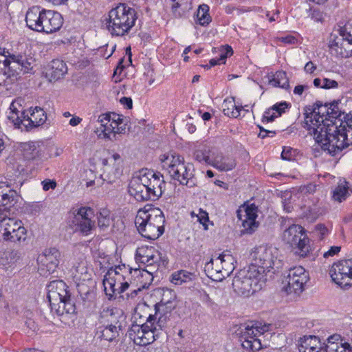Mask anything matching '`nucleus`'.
<instances>
[{
	"mask_svg": "<svg viewBox=\"0 0 352 352\" xmlns=\"http://www.w3.org/2000/svg\"><path fill=\"white\" fill-rule=\"evenodd\" d=\"M329 128L322 126L319 133L324 132V142L320 146L321 148L334 156L338 151L352 145V118L347 119L344 122L330 124Z\"/></svg>",
	"mask_w": 352,
	"mask_h": 352,
	"instance_id": "obj_1",
	"label": "nucleus"
},
{
	"mask_svg": "<svg viewBox=\"0 0 352 352\" xmlns=\"http://www.w3.org/2000/svg\"><path fill=\"white\" fill-rule=\"evenodd\" d=\"M160 160L162 168L167 171L173 179L189 188L196 186L194 166L186 162L184 157L175 152H169L161 155Z\"/></svg>",
	"mask_w": 352,
	"mask_h": 352,
	"instance_id": "obj_2",
	"label": "nucleus"
},
{
	"mask_svg": "<svg viewBox=\"0 0 352 352\" xmlns=\"http://www.w3.org/2000/svg\"><path fill=\"white\" fill-rule=\"evenodd\" d=\"M329 110L328 104H322L320 101L316 102L313 106L305 107V121L302 126L306 129L311 135H313L316 142L320 144L324 142V132L319 133L318 131L322 126L328 128L330 124H336L329 118Z\"/></svg>",
	"mask_w": 352,
	"mask_h": 352,
	"instance_id": "obj_3",
	"label": "nucleus"
},
{
	"mask_svg": "<svg viewBox=\"0 0 352 352\" xmlns=\"http://www.w3.org/2000/svg\"><path fill=\"white\" fill-rule=\"evenodd\" d=\"M165 218L158 208L148 210H140L135 219V226L140 234L150 240L158 239L164 232Z\"/></svg>",
	"mask_w": 352,
	"mask_h": 352,
	"instance_id": "obj_4",
	"label": "nucleus"
},
{
	"mask_svg": "<svg viewBox=\"0 0 352 352\" xmlns=\"http://www.w3.org/2000/svg\"><path fill=\"white\" fill-rule=\"evenodd\" d=\"M137 19L134 8L126 3H120L109 11L107 28L113 36H122L129 32Z\"/></svg>",
	"mask_w": 352,
	"mask_h": 352,
	"instance_id": "obj_5",
	"label": "nucleus"
},
{
	"mask_svg": "<svg viewBox=\"0 0 352 352\" xmlns=\"http://www.w3.org/2000/svg\"><path fill=\"white\" fill-rule=\"evenodd\" d=\"M131 272L132 268L124 264L116 265L107 271L103 279V285L109 299L129 288L128 280L130 279Z\"/></svg>",
	"mask_w": 352,
	"mask_h": 352,
	"instance_id": "obj_6",
	"label": "nucleus"
},
{
	"mask_svg": "<svg viewBox=\"0 0 352 352\" xmlns=\"http://www.w3.org/2000/svg\"><path fill=\"white\" fill-rule=\"evenodd\" d=\"M267 278L260 276L253 267L242 270L234 278L232 287L236 293L242 296H250L262 289Z\"/></svg>",
	"mask_w": 352,
	"mask_h": 352,
	"instance_id": "obj_7",
	"label": "nucleus"
},
{
	"mask_svg": "<svg viewBox=\"0 0 352 352\" xmlns=\"http://www.w3.org/2000/svg\"><path fill=\"white\" fill-rule=\"evenodd\" d=\"M270 324H241L235 331L243 349L249 351H258L263 347L261 337L270 331Z\"/></svg>",
	"mask_w": 352,
	"mask_h": 352,
	"instance_id": "obj_8",
	"label": "nucleus"
},
{
	"mask_svg": "<svg viewBox=\"0 0 352 352\" xmlns=\"http://www.w3.org/2000/svg\"><path fill=\"white\" fill-rule=\"evenodd\" d=\"M8 211L0 208V236L4 241L21 243L28 237L27 230L21 221L8 216Z\"/></svg>",
	"mask_w": 352,
	"mask_h": 352,
	"instance_id": "obj_9",
	"label": "nucleus"
},
{
	"mask_svg": "<svg viewBox=\"0 0 352 352\" xmlns=\"http://www.w3.org/2000/svg\"><path fill=\"white\" fill-rule=\"evenodd\" d=\"M283 240L301 257L307 256L311 251L309 239L300 226L293 224L286 229L283 233Z\"/></svg>",
	"mask_w": 352,
	"mask_h": 352,
	"instance_id": "obj_10",
	"label": "nucleus"
},
{
	"mask_svg": "<svg viewBox=\"0 0 352 352\" xmlns=\"http://www.w3.org/2000/svg\"><path fill=\"white\" fill-rule=\"evenodd\" d=\"M339 35L329 45L332 55L338 58H348L352 56V19L344 25H339Z\"/></svg>",
	"mask_w": 352,
	"mask_h": 352,
	"instance_id": "obj_11",
	"label": "nucleus"
},
{
	"mask_svg": "<svg viewBox=\"0 0 352 352\" xmlns=\"http://www.w3.org/2000/svg\"><path fill=\"white\" fill-rule=\"evenodd\" d=\"M177 296L175 292L170 289H163L160 302L154 306L155 314H152L158 319L160 326L166 327L172 311L177 306Z\"/></svg>",
	"mask_w": 352,
	"mask_h": 352,
	"instance_id": "obj_12",
	"label": "nucleus"
},
{
	"mask_svg": "<svg viewBox=\"0 0 352 352\" xmlns=\"http://www.w3.org/2000/svg\"><path fill=\"white\" fill-rule=\"evenodd\" d=\"M274 251L272 248L265 245L255 248L251 253L252 261L250 267H253L256 272H259L260 276L264 275L266 278L267 272H270L276 261Z\"/></svg>",
	"mask_w": 352,
	"mask_h": 352,
	"instance_id": "obj_13",
	"label": "nucleus"
},
{
	"mask_svg": "<svg viewBox=\"0 0 352 352\" xmlns=\"http://www.w3.org/2000/svg\"><path fill=\"white\" fill-rule=\"evenodd\" d=\"M137 262L146 265L144 272L153 280V274L156 272L161 261V254L153 246H142L136 250Z\"/></svg>",
	"mask_w": 352,
	"mask_h": 352,
	"instance_id": "obj_14",
	"label": "nucleus"
},
{
	"mask_svg": "<svg viewBox=\"0 0 352 352\" xmlns=\"http://www.w3.org/2000/svg\"><path fill=\"white\" fill-rule=\"evenodd\" d=\"M72 225L74 231L82 236L91 234L95 228V221L91 220L94 216V210L89 207H81L75 210Z\"/></svg>",
	"mask_w": 352,
	"mask_h": 352,
	"instance_id": "obj_15",
	"label": "nucleus"
},
{
	"mask_svg": "<svg viewBox=\"0 0 352 352\" xmlns=\"http://www.w3.org/2000/svg\"><path fill=\"white\" fill-rule=\"evenodd\" d=\"M308 280V275L305 270L301 267H295L290 269L285 282L287 283L285 287V290L287 293H294L299 295L304 290V285Z\"/></svg>",
	"mask_w": 352,
	"mask_h": 352,
	"instance_id": "obj_16",
	"label": "nucleus"
},
{
	"mask_svg": "<svg viewBox=\"0 0 352 352\" xmlns=\"http://www.w3.org/2000/svg\"><path fill=\"white\" fill-rule=\"evenodd\" d=\"M140 176L151 192L153 199L157 200L162 196L165 188L163 176L152 170H142Z\"/></svg>",
	"mask_w": 352,
	"mask_h": 352,
	"instance_id": "obj_17",
	"label": "nucleus"
},
{
	"mask_svg": "<svg viewBox=\"0 0 352 352\" xmlns=\"http://www.w3.org/2000/svg\"><path fill=\"white\" fill-rule=\"evenodd\" d=\"M61 254L55 248L45 249L38 255L37 261L41 271L45 270L48 274L53 273L58 267Z\"/></svg>",
	"mask_w": 352,
	"mask_h": 352,
	"instance_id": "obj_18",
	"label": "nucleus"
},
{
	"mask_svg": "<svg viewBox=\"0 0 352 352\" xmlns=\"http://www.w3.org/2000/svg\"><path fill=\"white\" fill-rule=\"evenodd\" d=\"M98 320L102 325L117 326V327L122 328L125 316L123 311L118 307H102Z\"/></svg>",
	"mask_w": 352,
	"mask_h": 352,
	"instance_id": "obj_19",
	"label": "nucleus"
},
{
	"mask_svg": "<svg viewBox=\"0 0 352 352\" xmlns=\"http://www.w3.org/2000/svg\"><path fill=\"white\" fill-rule=\"evenodd\" d=\"M98 122L100 126L96 129L95 133L99 138L109 139L111 141L117 140L116 126L111 122V113L100 115Z\"/></svg>",
	"mask_w": 352,
	"mask_h": 352,
	"instance_id": "obj_20",
	"label": "nucleus"
},
{
	"mask_svg": "<svg viewBox=\"0 0 352 352\" xmlns=\"http://www.w3.org/2000/svg\"><path fill=\"white\" fill-rule=\"evenodd\" d=\"M43 23L40 32L51 34L58 30L63 23L61 14L57 12L44 9Z\"/></svg>",
	"mask_w": 352,
	"mask_h": 352,
	"instance_id": "obj_21",
	"label": "nucleus"
},
{
	"mask_svg": "<svg viewBox=\"0 0 352 352\" xmlns=\"http://www.w3.org/2000/svg\"><path fill=\"white\" fill-rule=\"evenodd\" d=\"M128 191L130 195L138 201H154L151 192L146 188L144 183H143L140 176L134 177L131 180Z\"/></svg>",
	"mask_w": 352,
	"mask_h": 352,
	"instance_id": "obj_22",
	"label": "nucleus"
},
{
	"mask_svg": "<svg viewBox=\"0 0 352 352\" xmlns=\"http://www.w3.org/2000/svg\"><path fill=\"white\" fill-rule=\"evenodd\" d=\"M29 113H25V111L22 112L23 115V125L26 130H30L32 128L38 127L43 125L47 119V116L44 110L39 107H36L34 109L30 110Z\"/></svg>",
	"mask_w": 352,
	"mask_h": 352,
	"instance_id": "obj_23",
	"label": "nucleus"
},
{
	"mask_svg": "<svg viewBox=\"0 0 352 352\" xmlns=\"http://www.w3.org/2000/svg\"><path fill=\"white\" fill-rule=\"evenodd\" d=\"M257 207L254 204L247 206L245 209V219L242 221V234H252L258 228L259 223L256 221L257 218Z\"/></svg>",
	"mask_w": 352,
	"mask_h": 352,
	"instance_id": "obj_24",
	"label": "nucleus"
},
{
	"mask_svg": "<svg viewBox=\"0 0 352 352\" xmlns=\"http://www.w3.org/2000/svg\"><path fill=\"white\" fill-rule=\"evenodd\" d=\"M43 12L44 8L37 6H32L28 9L25 14V21L27 26L30 29L41 32V28H42L43 23Z\"/></svg>",
	"mask_w": 352,
	"mask_h": 352,
	"instance_id": "obj_25",
	"label": "nucleus"
},
{
	"mask_svg": "<svg viewBox=\"0 0 352 352\" xmlns=\"http://www.w3.org/2000/svg\"><path fill=\"white\" fill-rule=\"evenodd\" d=\"M67 67L66 63L59 59H54L47 65L45 71V77L49 81H57L67 74Z\"/></svg>",
	"mask_w": 352,
	"mask_h": 352,
	"instance_id": "obj_26",
	"label": "nucleus"
},
{
	"mask_svg": "<svg viewBox=\"0 0 352 352\" xmlns=\"http://www.w3.org/2000/svg\"><path fill=\"white\" fill-rule=\"evenodd\" d=\"M47 298L49 300L58 302L60 299H66L69 294L67 290V285L61 280H55L47 285Z\"/></svg>",
	"mask_w": 352,
	"mask_h": 352,
	"instance_id": "obj_27",
	"label": "nucleus"
},
{
	"mask_svg": "<svg viewBox=\"0 0 352 352\" xmlns=\"http://www.w3.org/2000/svg\"><path fill=\"white\" fill-rule=\"evenodd\" d=\"M299 352H326L320 340L315 336H305L300 339Z\"/></svg>",
	"mask_w": 352,
	"mask_h": 352,
	"instance_id": "obj_28",
	"label": "nucleus"
},
{
	"mask_svg": "<svg viewBox=\"0 0 352 352\" xmlns=\"http://www.w3.org/2000/svg\"><path fill=\"white\" fill-rule=\"evenodd\" d=\"M153 320H157L152 314H149L145 323L142 324H133L128 331L129 337L133 342L140 346H143V342H140L144 337L145 329H148V324Z\"/></svg>",
	"mask_w": 352,
	"mask_h": 352,
	"instance_id": "obj_29",
	"label": "nucleus"
},
{
	"mask_svg": "<svg viewBox=\"0 0 352 352\" xmlns=\"http://www.w3.org/2000/svg\"><path fill=\"white\" fill-rule=\"evenodd\" d=\"M221 254L215 258L212 257L204 266V271L207 276L214 280H223V274L221 269Z\"/></svg>",
	"mask_w": 352,
	"mask_h": 352,
	"instance_id": "obj_30",
	"label": "nucleus"
},
{
	"mask_svg": "<svg viewBox=\"0 0 352 352\" xmlns=\"http://www.w3.org/2000/svg\"><path fill=\"white\" fill-rule=\"evenodd\" d=\"M212 166L221 171H228L232 170L236 166L235 160L229 156H223L217 151L215 155H213Z\"/></svg>",
	"mask_w": 352,
	"mask_h": 352,
	"instance_id": "obj_31",
	"label": "nucleus"
},
{
	"mask_svg": "<svg viewBox=\"0 0 352 352\" xmlns=\"http://www.w3.org/2000/svg\"><path fill=\"white\" fill-rule=\"evenodd\" d=\"M148 326V329H145L144 338H142V340L140 341V342H143V346L153 343L156 338L159 337L160 331L166 327L160 326L158 319L151 320Z\"/></svg>",
	"mask_w": 352,
	"mask_h": 352,
	"instance_id": "obj_32",
	"label": "nucleus"
},
{
	"mask_svg": "<svg viewBox=\"0 0 352 352\" xmlns=\"http://www.w3.org/2000/svg\"><path fill=\"white\" fill-rule=\"evenodd\" d=\"M3 52L4 51L2 49L1 53L0 54V58L1 59L3 67L4 69L7 71L10 77L14 76L15 73H17L18 69L21 70L19 63H18L16 58H14V56H16V55L12 54L8 56L5 55Z\"/></svg>",
	"mask_w": 352,
	"mask_h": 352,
	"instance_id": "obj_33",
	"label": "nucleus"
},
{
	"mask_svg": "<svg viewBox=\"0 0 352 352\" xmlns=\"http://www.w3.org/2000/svg\"><path fill=\"white\" fill-rule=\"evenodd\" d=\"M349 270H352V260H342L338 263H335L330 270V276L333 280L338 276H341L342 274Z\"/></svg>",
	"mask_w": 352,
	"mask_h": 352,
	"instance_id": "obj_34",
	"label": "nucleus"
},
{
	"mask_svg": "<svg viewBox=\"0 0 352 352\" xmlns=\"http://www.w3.org/2000/svg\"><path fill=\"white\" fill-rule=\"evenodd\" d=\"M196 274L186 270H179L171 275L170 281L175 285H180L193 281L196 278Z\"/></svg>",
	"mask_w": 352,
	"mask_h": 352,
	"instance_id": "obj_35",
	"label": "nucleus"
},
{
	"mask_svg": "<svg viewBox=\"0 0 352 352\" xmlns=\"http://www.w3.org/2000/svg\"><path fill=\"white\" fill-rule=\"evenodd\" d=\"M215 149H210L209 147L204 146L202 148L195 151L194 158L199 162H204L212 166L213 155H215Z\"/></svg>",
	"mask_w": 352,
	"mask_h": 352,
	"instance_id": "obj_36",
	"label": "nucleus"
},
{
	"mask_svg": "<svg viewBox=\"0 0 352 352\" xmlns=\"http://www.w3.org/2000/svg\"><path fill=\"white\" fill-rule=\"evenodd\" d=\"M101 330L98 331L99 338L107 341H112L119 336V331L122 329L117 326L102 325Z\"/></svg>",
	"mask_w": 352,
	"mask_h": 352,
	"instance_id": "obj_37",
	"label": "nucleus"
},
{
	"mask_svg": "<svg viewBox=\"0 0 352 352\" xmlns=\"http://www.w3.org/2000/svg\"><path fill=\"white\" fill-rule=\"evenodd\" d=\"M221 261L222 264L221 269L222 270L223 279L228 277L234 270V258L231 254L223 252L221 254Z\"/></svg>",
	"mask_w": 352,
	"mask_h": 352,
	"instance_id": "obj_38",
	"label": "nucleus"
},
{
	"mask_svg": "<svg viewBox=\"0 0 352 352\" xmlns=\"http://www.w3.org/2000/svg\"><path fill=\"white\" fill-rule=\"evenodd\" d=\"M20 147L24 157L29 160L34 159L38 153L36 145L33 142L21 143Z\"/></svg>",
	"mask_w": 352,
	"mask_h": 352,
	"instance_id": "obj_39",
	"label": "nucleus"
},
{
	"mask_svg": "<svg viewBox=\"0 0 352 352\" xmlns=\"http://www.w3.org/2000/svg\"><path fill=\"white\" fill-rule=\"evenodd\" d=\"M270 83L274 87H279L284 89H287L289 86V80L287 74L283 71H278L275 73Z\"/></svg>",
	"mask_w": 352,
	"mask_h": 352,
	"instance_id": "obj_40",
	"label": "nucleus"
},
{
	"mask_svg": "<svg viewBox=\"0 0 352 352\" xmlns=\"http://www.w3.org/2000/svg\"><path fill=\"white\" fill-rule=\"evenodd\" d=\"M172 10L175 17H181L189 9L190 0H173Z\"/></svg>",
	"mask_w": 352,
	"mask_h": 352,
	"instance_id": "obj_41",
	"label": "nucleus"
},
{
	"mask_svg": "<svg viewBox=\"0 0 352 352\" xmlns=\"http://www.w3.org/2000/svg\"><path fill=\"white\" fill-rule=\"evenodd\" d=\"M223 111L226 116L235 118L240 116V111L242 107L236 106L233 101L225 100L223 103Z\"/></svg>",
	"mask_w": 352,
	"mask_h": 352,
	"instance_id": "obj_42",
	"label": "nucleus"
},
{
	"mask_svg": "<svg viewBox=\"0 0 352 352\" xmlns=\"http://www.w3.org/2000/svg\"><path fill=\"white\" fill-rule=\"evenodd\" d=\"M208 11L209 7L206 4H203L199 7L197 12V21L203 26L208 25L211 21V17L208 14Z\"/></svg>",
	"mask_w": 352,
	"mask_h": 352,
	"instance_id": "obj_43",
	"label": "nucleus"
},
{
	"mask_svg": "<svg viewBox=\"0 0 352 352\" xmlns=\"http://www.w3.org/2000/svg\"><path fill=\"white\" fill-rule=\"evenodd\" d=\"M121 175V170L118 167H116L114 170H113L111 167H107L103 173L101 175V177L104 181H106L107 183L113 184L114 183L117 179Z\"/></svg>",
	"mask_w": 352,
	"mask_h": 352,
	"instance_id": "obj_44",
	"label": "nucleus"
},
{
	"mask_svg": "<svg viewBox=\"0 0 352 352\" xmlns=\"http://www.w3.org/2000/svg\"><path fill=\"white\" fill-rule=\"evenodd\" d=\"M14 58H16L18 63H19L21 71L23 70L25 72L32 69L35 61L33 57L25 54H17L16 56H14Z\"/></svg>",
	"mask_w": 352,
	"mask_h": 352,
	"instance_id": "obj_45",
	"label": "nucleus"
},
{
	"mask_svg": "<svg viewBox=\"0 0 352 352\" xmlns=\"http://www.w3.org/2000/svg\"><path fill=\"white\" fill-rule=\"evenodd\" d=\"M348 193V187L346 186V182L340 183L333 193V197L335 200L339 202L345 200Z\"/></svg>",
	"mask_w": 352,
	"mask_h": 352,
	"instance_id": "obj_46",
	"label": "nucleus"
},
{
	"mask_svg": "<svg viewBox=\"0 0 352 352\" xmlns=\"http://www.w3.org/2000/svg\"><path fill=\"white\" fill-rule=\"evenodd\" d=\"M333 281L342 288L351 286L352 285V270L344 272L341 276H338Z\"/></svg>",
	"mask_w": 352,
	"mask_h": 352,
	"instance_id": "obj_47",
	"label": "nucleus"
},
{
	"mask_svg": "<svg viewBox=\"0 0 352 352\" xmlns=\"http://www.w3.org/2000/svg\"><path fill=\"white\" fill-rule=\"evenodd\" d=\"M325 351L326 352H352V346L347 342L325 344Z\"/></svg>",
	"mask_w": 352,
	"mask_h": 352,
	"instance_id": "obj_48",
	"label": "nucleus"
},
{
	"mask_svg": "<svg viewBox=\"0 0 352 352\" xmlns=\"http://www.w3.org/2000/svg\"><path fill=\"white\" fill-rule=\"evenodd\" d=\"M109 213V212L107 210L104 209L100 211L97 216L98 227L102 230L107 229L111 223V219Z\"/></svg>",
	"mask_w": 352,
	"mask_h": 352,
	"instance_id": "obj_49",
	"label": "nucleus"
},
{
	"mask_svg": "<svg viewBox=\"0 0 352 352\" xmlns=\"http://www.w3.org/2000/svg\"><path fill=\"white\" fill-rule=\"evenodd\" d=\"M328 109L329 110V118L333 120V122L338 124L341 122V111L339 110L338 102L328 104Z\"/></svg>",
	"mask_w": 352,
	"mask_h": 352,
	"instance_id": "obj_50",
	"label": "nucleus"
},
{
	"mask_svg": "<svg viewBox=\"0 0 352 352\" xmlns=\"http://www.w3.org/2000/svg\"><path fill=\"white\" fill-rule=\"evenodd\" d=\"M16 192H9L6 195H0V206L10 208L16 202Z\"/></svg>",
	"mask_w": 352,
	"mask_h": 352,
	"instance_id": "obj_51",
	"label": "nucleus"
},
{
	"mask_svg": "<svg viewBox=\"0 0 352 352\" xmlns=\"http://www.w3.org/2000/svg\"><path fill=\"white\" fill-rule=\"evenodd\" d=\"M190 215L192 218L195 217L196 221L203 225L204 230H208L207 222L209 221L208 214L202 210L199 209V213L196 214L194 211L190 212Z\"/></svg>",
	"mask_w": 352,
	"mask_h": 352,
	"instance_id": "obj_52",
	"label": "nucleus"
},
{
	"mask_svg": "<svg viewBox=\"0 0 352 352\" xmlns=\"http://www.w3.org/2000/svg\"><path fill=\"white\" fill-rule=\"evenodd\" d=\"M64 299L58 300V302L49 300L52 311L56 313L58 316L65 315V305Z\"/></svg>",
	"mask_w": 352,
	"mask_h": 352,
	"instance_id": "obj_53",
	"label": "nucleus"
},
{
	"mask_svg": "<svg viewBox=\"0 0 352 352\" xmlns=\"http://www.w3.org/2000/svg\"><path fill=\"white\" fill-rule=\"evenodd\" d=\"M8 120L14 124L18 128H20L21 125H23V115L19 116V111H10L8 116Z\"/></svg>",
	"mask_w": 352,
	"mask_h": 352,
	"instance_id": "obj_54",
	"label": "nucleus"
},
{
	"mask_svg": "<svg viewBox=\"0 0 352 352\" xmlns=\"http://www.w3.org/2000/svg\"><path fill=\"white\" fill-rule=\"evenodd\" d=\"M65 305V315H72L76 314V306L74 301L71 299L70 296H68L66 299H64Z\"/></svg>",
	"mask_w": 352,
	"mask_h": 352,
	"instance_id": "obj_55",
	"label": "nucleus"
},
{
	"mask_svg": "<svg viewBox=\"0 0 352 352\" xmlns=\"http://www.w3.org/2000/svg\"><path fill=\"white\" fill-rule=\"evenodd\" d=\"M251 10L250 8H236L233 6H227L226 8V12L228 14H233L234 16H239L243 13L250 12Z\"/></svg>",
	"mask_w": 352,
	"mask_h": 352,
	"instance_id": "obj_56",
	"label": "nucleus"
},
{
	"mask_svg": "<svg viewBox=\"0 0 352 352\" xmlns=\"http://www.w3.org/2000/svg\"><path fill=\"white\" fill-rule=\"evenodd\" d=\"M315 232L320 240H322L328 234V229L323 224H318L315 227Z\"/></svg>",
	"mask_w": 352,
	"mask_h": 352,
	"instance_id": "obj_57",
	"label": "nucleus"
},
{
	"mask_svg": "<svg viewBox=\"0 0 352 352\" xmlns=\"http://www.w3.org/2000/svg\"><path fill=\"white\" fill-rule=\"evenodd\" d=\"M309 16L316 22H322L324 19L323 12L317 9L310 10Z\"/></svg>",
	"mask_w": 352,
	"mask_h": 352,
	"instance_id": "obj_58",
	"label": "nucleus"
},
{
	"mask_svg": "<svg viewBox=\"0 0 352 352\" xmlns=\"http://www.w3.org/2000/svg\"><path fill=\"white\" fill-rule=\"evenodd\" d=\"M294 151L291 147L284 146L281 153V157L283 160L290 161L294 157Z\"/></svg>",
	"mask_w": 352,
	"mask_h": 352,
	"instance_id": "obj_59",
	"label": "nucleus"
},
{
	"mask_svg": "<svg viewBox=\"0 0 352 352\" xmlns=\"http://www.w3.org/2000/svg\"><path fill=\"white\" fill-rule=\"evenodd\" d=\"M288 104L286 102H280L279 104H276L272 107V110H274L276 113V116H280L283 113L285 112V109H287Z\"/></svg>",
	"mask_w": 352,
	"mask_h": 352,
	"instance_id": "obj_60",
	"label": "nucleus"
},
{
	"mask_svg": "<svg viewBox=\"0 0 352 352\" xmlns=\"http://www.w3.org/2000/svg\"><path fill=\"white\" fill-rule=\"evenodd\" d=\"M278 116H276L274 110H272V107H271L265 111L263 120H265L267 122H272Z\"/></svg>",
	"mask_w": 352,
	"mask_h": 352,
	"instance_id": "obj_61",
	"label": "nucleus"
},
{
	"mask_svg": "<svg viewBox=\"0 0 352 352\" xmlns=\"http://www.w3.org/2000/svg\"><path fill=\"white\" fill-rule=\"evenodd\" d=\"M338 82L334 80H331V79H329V78H324L322 80V88L323 89H331V88H336L338 87Z\"/></svg>",
	"mask_w": 352,
	"mask_h": 352,
	"instance_id": "obj_62",
	"label": "nucleus"
},
{
	"mask_svg": "<svg viewBox=\"0 0 352 352\" xmlns=\"http://www.w3.org/2000/svg\"><path fill=\"white\" fill-rule=\"evenodd\" d=\"M9 192H16L10 189V186L7 182H0V195H6Z\"/></svg>",
	"mask_w": 352,
	"mask_h": 352,
	"instance_id": "obj_63",
	"label": "nucleus"
},
{
	"mask_svg": "<svg viewBox=\"0 0 352 352\" xmlns=\"http://www.w3.org/2000/svg\"><path fill=\"white\" fill-rule=\"evenodd\" d=\"M43 189L47 191L50 189H54L56 187V182L50 179H45L42 182Z\"/></svg>",
	"mask_w": 352,
	"mask_h": 352,
	"instance_id": "obj_64",
	"label": "nucleus"
}]
</instances>
